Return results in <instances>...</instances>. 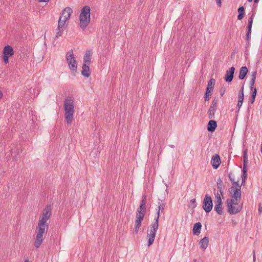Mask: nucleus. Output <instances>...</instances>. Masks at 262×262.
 Returning <instances> with one entry per match:
<instances>
[{
	"label": "nucleus",
	"mask_w": 262,
	"mask_h": 262,
	"mask_svg": "<svg viewBox=\"0 0 262 262\" xmlns=\"http://www.w3.org/2000/svg\"><path fill=\"white\" fill-rule=\"evenodd\" d=\"M51 206H46L39 219L36 227V237L34 242V246L36 249L39 248L41 245L43 241V235L48 230L49 223L47 221L51 215Z\"/></svg>",
	"instance_id": "nucleus-1"
},
{
	"label": "nucleus",
	"mask_w": 262,
	"mask_h": 262,
	"mask_svg": "<svg viewBox=\"0 0 262 262\" xmlns=\"http://www.w3.org/2000/svg\"><path fill=\"white\" fill-rule=\"evenodd\" d=\"M63 107L65 120L68 124H71L74 119V99L71 97H67L64 100Z\"/></svg>",
	"instance_id": "nucleus-2"
},
{
	"label": "nucleus",
	"mask_w": 262,
	"mask_h": 262,
	"mask_svg": "<svg viewBox=\"0 0 262 262\" xmlns=\"http://www.w3.org/2000/svg\"><path fill=\"white\" fill-rule=\"evenodd\" d=\"M91 9L88 6H85L82 8L79 15V25L80 28L84 30L89 25L91 20Z\"/></svg>",
	"instance_id": "nucleus-3"
},
{
	"label": "nucleus",
	"mask_w": 262,
	"mask_h": 262,
	"mask_svg": "<svg viewBox=\"0 0 262 262\" xmlns=\"http://www.w3.org/2000/svg\"><path fill=\"white\" fill-rule=\"evenodd\" d=\"M159 227V216L155 219V222L153 223L149 227L147 230V238H148V246H151L156 237V234Z\"/></svg>",
	"instance_id": "nucleus-4"
},
{
	"label": "nucleus",
	"mask_w": 262,
	"mask_h": 262,
	"mask_svg": "<svg viewBox=\"0 0 262 262\" xmlns=\"http://www.w3.org/2000/svg\"><path fill=\"white\" fill-rule=\"evenodd\" d=\"M238 182H234L233 186L229 189V192L232 199L235 202H240L241 200V186Z\"/></svg>",
	"instance_id": "nucleus-5"
},
{
	"label": "nucleus",
	"mask_w": 262,
	"mask_h": 262,
	"mask_svg": "<svg viewBox=\"0 0 262 262\" xmlns=\"http://www.w3.org/2000/svg\"><path fill=\"white\" fill-rule=\"evenodd\" d=\"M240 202H235L228 199L226 201L228 212L230 214H235L239 212L242 209V205H239Z\"/></svg>",
	"instance_id": "nucleus-6"
},
{
	"label": "nucleus",
	"mask_w": 262,
	"mask_h": 262,
	"mask_svg": "<svg viewBox=\"0 0 262 262\" xmlns=\"http://www.w3.org/2000/svg\"><path fill=\"white\" fill-rule=\"evenodd\" d=\"M66 59L70 69L73 71H77V62L74 56L73 50H69L66 55Z\"/></svg>",
	"instance_id": "nucleus-7"
},
{
	"label": "nucleus",
	"mask_w": 262,
	"mask_h": 262,
	"mask_svg": "<svg viewBox=\"0 0 262 262\" xmlns=\"http://www.w3.org/2000/svg\"><path fill=\"white\" fill-rule=\"evenodd\" d=\"M145 213V212L137 210L135 224V232L136 234L138 233L139 229L141 225V222L143 220Z\"/></svg>",
	"instance_id": "nucleus-8"
},
{
	"label": "nucleus",
	"mask_w": 262,
	"mask_h": 262,
	"mask_svg": "<svg viewBox=\"0 0 262 262\" xmlns=\"http://www.w3.org/2000/svg\"><path fill=\"white\" fill-rule=\"evenodd\" d=\"M213 207V203L211 196L206 194L203 202V208L206 213L210 212Z\"/></svg>",
	"instance_id": "nucleus-9"
},
{
	"label": "nucleus",
	"mask_w": 262,
	"mask_h": 262,
	"mask_svg": "<svg viewBox=\"0 0 262 262\" xmlns=\"http://www.w3.org/2000/svg\"><path fill=\"white\" fill-rule=\"evenodd\" d=\"M215 80L214 79H210L208 83L207 88L206 89L204 99L206 101L209 100V97L211 95V92L213 91L214 86Z\"/></svg>",
	"instance_id": "nucleus-10"
},
{
	"label": "nucleus",
	"mask_w": 262,
	"mask_h": 262,
	"mask_svg": "<svg viewBox=\"0 0 262 262\" xmlns=\"http://www.w3.org/2000/svg\"><path fill=\"white\" fill-rule=\"evenodd\" d=\"M211 163L214 169H217L221 163V160L218 154H215L212 157Z\"/></svg>",
	"instance_id": "nucleus-11"
},
{
	"label": "nucleus",
	"mask_w": 262,
	"mask_h": 262,
	"mask_svg": "<svg viewBox=\"0 0 262 262\" xmlns=\"http://www.w3.org/2000/svg\"><path fill=\"white\" fill-rule=\"evenodd\" d=\"M235 70V68L232 67L226 71L225 76V80L226 81L229 82L232 81Z\"/></svg>",
	"instance_id": "nucleus-12"
},
{
	"label": "nucleus",
	"mask_w": 262,
	"mask_h": 262,
	"mask_svg": "<svg viewBox=\"0 0 262 262\" xmlns=\"http://www.w3.org/2000/svg\"><path fill=\"white\" fill-rule=\"evenodd\" d=\"M73 12L72 9L70 7H66L62 11V15L60 16L64 20H67L70 18Z\"/></svg>",
	"instance_id": "nucleus-13"
},
{
	"label": "nucleus",
	"mask_w": 262,
	"mask_h": 262,
	"mask_svg": "<svg viewBox=\"0 0 262 262\" xmlns=\"http://www.w3.org/2000/svg\"><path fill=\"white\" fill-rule=\"evenodd\" d=\"M200 248L203 251H204L209 245V237L208 236H205L203 238L200 240L199 243Z\"/></svg>",
	"instance_id": "nucleus-14"
},
{
	"label": "nucleus",
	"mask_w": 262,
	"mask_h": 262,
	"mask_svg": "<svg viewBox=\"0 0 262 262\" xmlns=\"http://www.w3.org/2000/svg\"><path fill=\"white\" fill-rule=\"evenodd\" d=\"M3 54L9 57L12 56L14 54L13 48L9 45L6 46L3 49Z\"/></svg>",
	"instance_id": "nucleus-15"
},
{
	"label": "nucleus",
	"mask_w": 262,
	"mask_h": 262,
	"mask_svg": "<svg viewBox=\"0 0 262 262\" xmlns=\"http://www.w3.org/2000/svg\"><path fill=\"white\" fill-rule=\"evenodd\" d=\"M92 54V53L91 51H86L83 58V64L90 65Z\"/></svg>",
	"instance_id": "nucleus-16"
},
{
	"label": "nucleus",
	"mask_w": 262,
	"mask_h": 262,
	"mask_svg": "<svg viewBox=\"0 0 262 262\" xmlns=\"http://www.w3.org/2000/svg\"><path fill=\"white\" fill-rule=\"evenodd\" d=\"M81 74L83 76L85 77H89L90 76L91 74L90 71V65L83 64Z\"/></svg>",
	"instance_id": "nucleus-17"
},
{
	"label": "nucleus",
	"mask_w": 262,
	"mask_h": 262,
	"mask_svg": "<svg viewBox=\"0 0 262 262\" xmlns=\"http://www.w3.org/2000/svg\"><path fill=\"white\" fill-rule=\"evenodd\" d=\"M217 127V123L214 120H210L208 122L207 126V129L210 132H212L215 130Z\"/></svg>",
	"instance_id": "nucleus-18"
},
{
	"label": "nucleus",
	"mask_w": 262,
	"mask_h": 262,
	"mask_svg": "<svg viewBox=\"0 0 262 262\" xmlns=\"http://www.w3.org/2000/svg\"><path fill=\"white\" fill-rule=\"evenodd\" d=\"M248 72V70L246 67H242L239 70L238 78L241 80L244 79L246 76Z\"/></svg>",
	"instance_id": "nucleus-19"
},
{
	"label": "nucleus",
	"mask_w": 262,
	"mask_h": 262,
	"mask_svg": "<svg viewBox=\"0 0 262 262\" xmlns=\"http://www.w3.org/2000/svg\"><path fill=\"white\" fill-rule=\"evenodd\" d=\"M254 14L253 13L248 20V26L247 27V33H251V28L253 21Z\"/></svg>",
	"instance_id": "nucleus-20"
},
{
	"label": "nucleus",
	"mask_w": 262,
	"mask_h": 262,
	"mask_svg": "<svg viewBox=\"0 0 262 262\" xmlns=\"http://www.w3.org/2000/svg\"><path fill=\"white\" fill-rule=\"evenodd\" d=\"M146 203V198L145 195H144L142 198L141 201L140 206L137 210L146 212V209H145Z\"/></svg>",
	"instance_id": "nucleus-21"
},
{
	"label": "nucleus",
	"mask_w": 262,
	"mask_h": 262,
	"mask_svg": "<svg viewBox=\"0 0 262 262\" xmlns=\"http://www.w3.org/2000/svg\"><path fill=\"white\" fill-rule=\"evenodd\" d=\"M217 188H218L221 194L222 195L223 193V190L224 189V186L223 181H222L221 178H219L217 179Z\"/></svg>",
	"instance_id": "nucleus-22"
},
{
	"label": "nucleus",
	"mask_w": 262,
	"mask_h": 262,
	"mask_svg": "<svg viewBox=\"0 0 262 262\" xmlns=\"http://www.w3.org/2000/svg\"><path fill=\"white\" fill-rule=\"evenodd\" d=\"M243 168H247L248 167V160L247 156V149L244 151L243 155Z\"/></svg>",
	"instance_id": "nucleus-23"
},
{
	"label": "nucleus",
	"mask_w": 262,
	"mask_h": 262,
	"mask_svg": "<svg viewBox=\"0 0 262 262\" xmlns=\"http://www.w3.org/2000/svg\"><path fill=\"white\" fill-rule=\"evenodd\" d=\"M238 15L237 16V19L239 20H241L243 18L245 15V8L244 7L242 6L238 8Z\"/></svg>",
	"instance_id": "nucleus-24"
},
{
	"label": "nucleus",
	"mask_w": 262,
	"mask_h": 262,
	"mask_svg": "<svg viewBox=\"0 0 262 262\" xmlns=\"http://www.w3.org/2000/svg\"><path fill=\"white\" fill-rule=\"evenodd\" d=\"M216 110V108L210 106L208 110V117L209 119H212L214 118L215 112Z\"/></svg>",
	"instance_id": "nucleus-25"
},
{
	"label": "nucleus",
	"mask_w": 262,
	"mask_h": 262,
	"mask_svg": "<svg viewBox=\"0 0 262 262\" xmlns=\"http://www.w3.org/2000/svg\"><path fill=\"white\" fill-rule=\"evenodd\" d=\"M214 210L218 214L222 215L223 213L222 205L215 204L214 206Z\"/></svg>",
	"instance_id": "nucleus-26"
},
{
	"label": "nucleus",
	"mask_w": 262,
	"mask_h": 262,
	"mask_svg": "<svg viewBox=\"0 0 262 262\" xmlns=\"http://www.w3.org/2000/svg\"><path fill=\"white\" fill-rule=\"evenodd\" d=\"M164 209H165V204H164L162 202H159L158 204V210L157 213V216H158V214H159V217H160V211H161V212H163L164 210Z\"/></svg>",
	"instance_id": "nucleus-27"
},
{
	"label": "nucleus",
	"mask_w": 262,
	"mask_h": 262,
	"mask_svg": "<svg viewBox=\"0 0 262 262\" xmlns=\"http://www.w3.org/2000/svg\"><path fill=\"white\" fill-rule=\"evenodd\" d=\"M66 21V20H64L62 18H61V17H60L58 20V28H64Z\"/></svg>",
	"instance_id": "nucleus-28"
},
{
	"label": "nucleus",
	"mask_w": 262,
	"mask_h": 262,
	"mask_svg": "<svg viewBox=\"0 0 262 262\" xmlns=\"http://www.w3.org/2000/svg\"><path fill=\"white\" fill-rule=\"evenodd\" d=\"M247 168H243V177L242 178V182L241 185L245 184V183L246 182V180L247 178Z\"/></svg>",
	"instance_id": "nucleus-29"
},
{
	"label": "nucleus",
	"mask_w": 262,
	"mask_h": 262,
	"mask_svg": "<svg viewBox=\"0 0 262 262\" xmlns=\"http://www.w3.org/2000/svg\"><path fill=\"white\" fill-rule=\"evenodd\" d=\"M257 93V90L256 88H254L253 90V91L252 92V95H251V103H253L255 99L256 95Z\"/></svg>",
	"instance_id": "nucleus-30"
},
{
	"label": "nucleus",
	"mask_w": 262,
	"mask_h": 262,
	"mask_svg": "<svg viewBox=\"0 0 262 262\" xmlns=\"http://www.w3.org/2000/svg\"><path fill=\"white\" fill-rule=\"evenodd\" d=\"M63 28H59L57 27V31H56V37L58 38L59 37L61 36L63 33Z\"/></svg>",
	"instance_id": "nucleus-31"
},
{
	"label": "nucleus",
	"mask_w": 262,
	"mask_h": 262,
	"mask_svg": "<svg viewBox=\"0 0 262 262\" xmlns=\"http://www.w3.org/2000/svg\"><path fill=\"white\" fill-rule=\"evenodd\" d=\"M195 202V199H192L191 201H190V204L189 205V207H191L193 211L192 212V213H193L194 212V208L195 207V205H192L191 204H194Z\"/></svg>",
	"instance_id": "nucleus-32"
},
{
	"label": "nucleus",
	"mask_w": 262,
	"mask_h": 262,
	"mask_svg": "<svg viewBox=\"0 0 262 262\" xmlns=\"http://www.w3.org/2000/svg\"><path fill=\"white\" fill-rule=\"evenodd\" d=\"M216 197H217V200L215 202V204L222 205V201L221 198L218 193H217V196Z\"/></svg>",
	"instance_id": "nucleus-33"
},
{
	"label": "nucleus",
	"mask_w": 262,
	"mask_h": 262,
	"mask_svg": "<svg viewBox=\"0 0 262 262\" xmlns=\"http://www.w3.org/2000/svg\"><path fill=\"white\" fill-rule=\"evenodd\" d=\"M217 101V99H214L212 101L210 106L216 108Z\"/></svg>",
	"instance_id": "nucleus-34"
},
{
	"label": "nucleus",
	"mask_w": 262,
	"mask_h": 262,
	"mask_svg": "<svg viewBox=\"0 0 262 262\" xmlns=\"http://www.w3.org/2000/svg\"><path fill=\"white\" fill-rule=\"evenodd\" d=\"M9 58L7 56H3V60L5 63L7 64L9 62Z\"/></svg>",
	"instance_id": "nucleus-35"
},
{
	"label": "nucleus",
	"mask_w": 262,
	"mask_h": 262,
	"mask_svg": "<svg viewBox=\"0 0 262 262\" xmlns=\"http://www.w3.org/2000/svg\"><path fill=\"white\" fill-rule=\"evenodd\" d=\"M256 74H257V72L256 71H253L252 72V74L251 75V79H256Z\"/></svg>",
	"instance_id": "nucleus-36"
},
{
	"label": "nucleus",
	"mask_w": 262,
	"mask_h": 262,
	"mask_svg": "<svg viewBox=\"0 0 262 262\" xmlns=\"http://www.w3.org/2000/svg\"><path fill=\"white\" fill-rule=\"evenodd\" d=\"M255 79H250V89L252 90L254 85Z\"/></svg>",
	"instance_id": "nucleus-37"
},
{
	"label": "nucleus",
	"mask_w": 262,
	"mask_h": 262,
	"mask_svg": "<svg viewBox=\"0 0 262 262\" xmlns=\"http://www.w3.org/2000/svg\"><path fill=\"white\" fill-rule=\"evenodd\" d=\"M255 79H250V89L252 90L254 85Z\"/></svg>",
	"instance_id": "nucleus-38"
},
{
	"label": "nucleus",
	"mask_w": 262,
	"mask_h": 262,
	"mask_svg": "<svg viewBox=\"0 0 262 262\" xmlns=\"http://www.w3.org/2000/svg\"><path fill=\"white\" fill-rule=\"evenodd\" d=\"M201 227H202L201 223L200 222H198V235L200 233V230H201Z\"/></svg>",
	"instance_id": "nucleus-39"
},
{
	"label": "nucleus",
	"mask_w": 262,
	"mask_h": 262,
	"mask_svg": "<svg viewBox=\"0 0 262 262\" xmlns=\"http://www.w3.org/2000/svg\"><path fill=\"white\" fill-rule=\"evenodd\" d=\"M192 231L194 235H196V223L193 225Z\"/></svg>",
	"instance_id": "nucleus-40"
},
{
	"label": "nucleus",
	"mask_w": 262,
	"mask_h": 262,
	"mask_svg": "<svg viewBox=\"0 0 262 262\" xmlns=\"http://www.w3.org/2000/svg\"><path fill=\"white\" fill-rule=\"evenodd\" d=\"M244 96V85L242 86L241 90L239 91L238 96Z\"/></svg>",
	"instance_id": "nucleus-41"
},
{
	"label": "nucleus",
	"mask_w": 262,
	"mask_h": 262,
	"mask_svg": "<svg viewBox=\"0 0 262 262\" xmlns=\"http://www.w3.org/2000/svg\"><path fill=\"white\" fill-rule=\"evenodd\" d=\"M244 96H238V101L239 102H243V100H244Z\"/></svg>",
	"instance_id": "nucleus-42"
},
{
	"label": "nucleus",
	"mask_w": 262,
	"mask_h": 262,
	"mask_svg": "<svg viewBox=\"0 0 262 262\" xmlns=\"http://www.w3.org/2000/svg\"><path fill=\"white\" fill-rule=\"evenodd\" d=\"M229 179L232 182V184H234V182H235L234 180V179L232 177V173H229L228 175Z\"/></svg>",
	"instance_id": "nucleus-43"
},
{
	"label": "nucleus",
	"mask_w": 262,
	"mask_h": 262,
	"mask_svg": "<svg viewBox=\"0 0 262 262\" xmlns=\"http://www.w3.org/2000/svg\"><path fill=\"white\" fill-rule=\"evenodd\" d=\"M216 2L218 6L221 7L222 5V0H216Z\"/></svg>",
	"instance_id": "nucleus-44"
},
{
	"label": "nucleus",
	"mask_w": 262,
	"mask_h": 262,
	"mask_svg": "<svg viewBox=\"0 0 262 262\" xmlns=\"http://www.w3.org/2000/svg\"><path fill=\"white\" fill-rule=\"evenodd\" d=\"M243 102H239L238 101L237 102V107H238V110H239V108H241V107L242 106V104H243ZM239 111V110H238V112Z\"/></svg>",
	"instance_id": "nucleus-45"
},
{
	"label": "nucleus",
	"mask_w": 262,
	"mask_h": 262,
	"mask_svg": "<svg viewBox=\"0 0 262 262\" xmlns=\"http://www.w3.org/2000/svg\"><path fill=\"white\" fill-rule=\"evenodd\" d=\"M250 35H251V33H246V40H248L250 37Z\"/></svg>",
	"instance_id": "nucleus-46"
},
{
	"label": "nucleus",
	"mask_w": 262,
	"mask_h": 262,
	"mask_svg": "<svg viewBox=\"0 0 262 262\" xmlns=\"http://www.w3.org/2000/svg\"><path fill=\"white\" fill-rule=\"evenodd\" d=\"M224 90L223 91V88H222L221 90H220V96L222 97L223 96V95H224Z\"/></svg>",
	"instance_id": "nucleus-47"
},
{
	"label": "nucleus",
	"mask_w": 262,
	"mask_h": 262,
	"mask_svg": "<svg viewBox=\"0 0 262 262\" xmlns=\"http://www.w3.org/2000/svg\"><path fill=\"white\" fill-rule=\"evenodd\" d=\"M253 261H255V252L254 250H253Z\"/></svg>",
	"instance_id": "nucleus-48"
},
{
	"label": "nucleus",
	"mask_w": 262,
	"mask_h": 262,
	"mask_svg": "<svg viewBox=\"0 0 262 262\" xmlns=\"http://www.w3.org/2000/svg\"><path fill=\"white\" fill-rule=\"evenodd\" d=\"M49 0H38L39 2H48Z\"/></svg>",
	"instance_id": "nucleus-49"
},
{
	"label": "nucleus",
	"mask_w": 262,
	"mask_h": 262,
	"mask_svg": "<svg viewBox=\"0 0 262 262\" xmlns=\"http://www.w3.org/2000/svg\"><path fill=\"white\" fill-rule=\"evenodd\" d=\"M258 211L259 212H261L262 211V208L260 207V205L259 206V207H258Z\"/></svg>",
	"instance_id": "nucleus-50"
},
{
	"label": "nucleus",
	"mask_w": 262,
	"mask_h": 262,
	"mask_svg": "<svg viewBox=\"0 0 262 262\" xmlns=\"http://www.w3.org/2000/svg\"><path fill=\"white\" fill-rule=\"evenodd\" d=\"M259 0H254V3H256L259 2Z\"/></svg>",
	"instance_id": "nucleus-51"
},
{
	"label": "nucleus",
	"mask_w": 262,
	"mask_h": 262,
	"mask_svg": "<svg viewBox=\"0 0 262 262\" xmlns=\"http://www.w3.org/2000/svg\"><path fill=\"white\" fill-rule=\"evenodd\" d=\"M252 1H253V0H248V1L249 2H252Z\"/></svg>",
	"instance_id": "nucleus-52"
},
{
	"label": "nucleus",
	"mask_w": 262,
	"mask_h": 262,
	"mask_svg": "<svg viewBox=\"0 0 262 262\" xmlns=\"http://www.w3.org/2000/svg\"><path fill=\"white\" fill-rule=\"evenodd\" d=\"M25 262H29L28 260L25 261Z\"/></svg>",
	"instance_id": "nucleus-53"
},
{
	"label": "nucleus",
	"mask_w": 262,
	"mask_h": 262,
	"mask_svg": "<svg viewBox=\"0 0 262 262\" xmlns=\"http://www.w3.org/2000/svg\"><path fill=\"white\" fill-rule=\"evenodd\" d=\"M249 42L247 43V45L248 46H249Z\"/></svg>",
	"instance_id": "nucleus-54"
}]
</instances>
